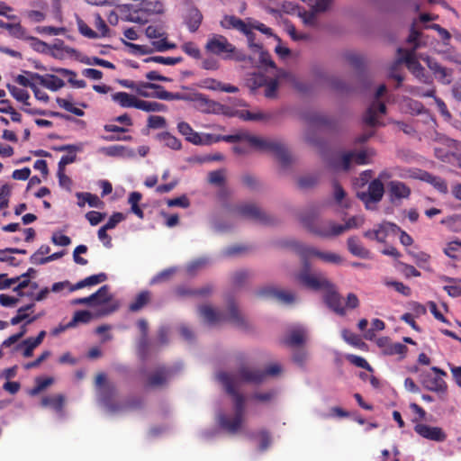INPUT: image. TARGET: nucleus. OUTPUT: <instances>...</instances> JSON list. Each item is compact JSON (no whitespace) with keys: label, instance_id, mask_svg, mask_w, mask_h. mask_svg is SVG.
I'll use <instances>...</instances> for the list:
<instances>
[{"label":"nucleus","instance_id":"22","mask_svg":"<svg viewBox=\"0 0 461 461\" xmlns=\"http://www.w3.org/2000/svg\"><path fill=\"white\" fill-rule=\"evenodd\" d=\"M415 432L420 437L436 442H443L447 434L439 427H433L424 423H417L414 426Z\"/></svg>","mask_w":461,"mask_h":461},{"label":"nucleus","instance_id":"25","mask_svg":"<svg viewBox=\"0 0 461 461\" xmlns=\"http://www.w3.org/2000/svg\"><path fill=\"white\" fill-rule=\"evenodd\" d=\"M307 336V328L301 324H295L287 332L286 343L290 346H300L305 342Z\"/></svg>","mask_w":461,"mask_h":461},{"label":"nucleus","instance_id":"4","mask_svg":"<svg viewBox=\"0 0 461 461\" xmlns=\"http://www.w3.org/2000/svg\"><path fill=\"white\" fill-rule=\"evenodd\" d=\"M221 140L227 142L245 141L256 150L272 153L285 166L291 162V155L285 144L277 138H265L251 134L248 131H240L235 134L223 136L211 134L210 144Z\"/></svg>","mask_w":461,"mask_h":461},{"label":"nucleus","instance_id":"45","mask_svg":"<svg viewBox=\"0 0 461 461\" xmlns=\"http://www.w3.org/2000/svg\"><path fill=\"white\" fill-rule=\"evenodd\" d=\"M405 91L410 93L412 95L419 97H431L435 99L436 96V88L434 86L424 89L420 86H406Z\"/></svg>","mask_w":461,"mask_h":461},{"label":"nucleus","instance_id":"50","mask_svg":"<svg viewBox=\"0 0 461 461\" xmlns=\"http://www.w3.org/2000/svg\"><path fill=\"white\" fill-rule=\"evenodd\" d=\"M238 116L244 121H265L271 118L270 114L262 112L254 113L249 111H240L238 113Z\"/></svg>","mask_w":461,"mask_h":461},{"label":"nucleus","instance_id":"61","mask_svg":"<svg viewBox=\"0 0 461 461\" xmlns=\"http://www.w3.org/2000/svg\"><path fill=\"white\" fill-rule=\"evenodd\" d=\"M78 31L82 35L89 39L98 38V33L93 31L83 20H77Z\"/></svg>","mask_w":461,"mask_h":461},{"label":"nucleus","instance_id":"1","mask_svg":"<svg viewBox=\"0 0 461 461\" xmlns=\"http://www.w3.org/2000/svg\"><path fill=\"white\" fill-rule=\"evenodd\" d=\"M221 24L223 28H234L245 33L249 40V48L253 51V57L250 59L267 68V73L259 72L252 75L249 82L253 89L264 87V95L267 98H275L277 96L278 86L282 80L295 84V77L285 70L277 69L270 55L265 52L259 44L253 41L254 34L242 20L235 16H225Z\"/></svg>","mask_w":461,"mask_h":461},{"label":"nucleus","instance_id":"62","mask_svg":"<svg viewBox=\"0 0 461 461\" xmlns=\"http://www.w3.org/2000/svg\"><path fill=\"white\" fill-rule=\"evenodd\" d=\"M332 4V0H310L309 5L314 13L326 11Z\"/></svg>","mask_w":461,"mask_h":461},{"label":"nucleus","instance_id":"39","mask_svg":"<svg viewBox=\"0 0 461 461\" xmlns=\"http://www.w3.org/2000/svg\"><path fill=\"white\" fill-rule=\"evenodd\" d=\"M157 139L166 147L178 150L182 148L180 140L172 135L171 133L165 131L157 135Z\"/></svg>","mask_w":461,"mask_h":461},{"label":"nucleus","instance_id":"55","mask_svg":"<svg viewBox=\"0 0 461 461\" xmlns=\"http://www.w3.org/2000/svg\"><path fill=\"white\" fill-rule=\"evenodd\" d=\"M155 87L154 83L141 81L136 93L142 97L154 98Z\"/></svg>","mask_w":461,"mask_h":461},{"label":"nucleus","instance_id":"36","mask_svg":"<svg viewBox=\"0 0 461 461\" xmlns=\"http://www.w3.org/2000/svg\"><path fill=\"white\" fill-rule=\"evenodd\" d=\"M107 279V276L104 273H99L96 275H93L86 277L83 280H80L77 284L73 285L71 290H79L85 287L94 286L98 284L104 282Z\"/></svg>","mask_w":461,"mask_h":461},{"label":"nucleus","instance_id":"57","mask_svg":"<svg viewBox=\"0 0 461 461\" xmlns=\"http://www.w3.org/2000/svg\"><path fill=\"white\" fill-rule=\"evenodd\" d=\"M212 288L211 285H207L204 287L198 290H188L185 287H178L176 289L177 294L181 296L188 295V294H197V295H207L212 292Z\"/></svg>","mask_w":461,"mask_h":461},{"label":"nucleus","instance_id":"49","mask_svg":"<svg viewBox=\"0 0 461 461\" xmlns=\"http://www.w3.org/2000/svg\"><path fill=\"white\" fill-rule=\"evenodd\" d=\"M38 346L33 342V340L31 338H27L26 339L23 340L21 343H19L15 348V351H22V354L24 357H30L33 354V350Z\"/></svg>","mask_w":461,"mask_h":461},{"label":"nucleus","instance_id":"20","mask_svg":"<svg viewBox=\"0 0 461 461\" xmlns=\"http://www.w3.org/2000/svg\"><path fill=\"white\" fill-rule=\"evenodd\" d=\"M178 131L185 140L194 145H210L211 134L199 133L193 130L189 123L181 122L177 124Z\"/></svg>","mask_w":461,"mask_h":461},{"label":"nucleus","instance_id":"52","mask_svg":"<svg viewBox=\"0 0 461 461\" xmlns=\"http://www.w3.org/2000/svg\"><path fill=\"white\" fill-rule=\"evenodd\" d=\"M39 318V315L31 317L29 313L23 312V310L18 309L16 315H14L10 323L12 325H17L21 323L22 321H25L24 324H31L33 321H35Z\"/></svg>","mask_w":461,"mask_h":461},{"label":"nucleus","instance_id":"38","mask_svg":"<svg viewBox=\"0 0 461 461\" xmlns=\"http://www.w3.org/2000/svg\"><path fill=\"white\" fill-rule=\"evenodd\" d=\"M202 19H203V15L198 9H196V8L189 9V11L186 14V17H185V21H186V24H187L190 32H194L199 28V26L202 23Z\"/></svg>","mask_w":461,"mask_h":461},{"label":"nucleus","instance_id":"37","mask_svg":"<svg viewBox=\"0 0 461 461\" xmlns=\"http://www.w3.org/2000/svg\"><path fill=\"white\" fill-rule=\"evenodd\" d=\"M407 347L400 342H388L384 345L383 352L388 356H398L401 359L403 358L407 353Z\"/></svg>","mask_w":461,"mask_h":461},{"label":"nucleus","instance_id":"2","mask_svg":"<svg viewBox=\"0 0 461 461\" xmlns=\"http://www.w3.org/2000/svg\"><path fill=\"white\" fill-rule=\"evenodd\" d=\"M217 378L226 391L221 405L215 410V420L222 430L237 434L245 427L246 397L240 392V384L229 372H220Z\"/></svg>","mask_w":461,"mask_h":461},{"label":"nucleus","instance_id":"26","mask_svg":"<svg viewBox=\"0 0 461 461\" xmlns=\"http://www.w3.org/2000/svg\"><path fill=\"white\" fill-rule=\"evenodd\" d=\"M99 152L113 158H133L135 157V151L123 145L102 147L99 149Z\"/></svg>","mask_w":461,"mask_h":461},{"label":"nucleus","instance_id":"3","mask_svg":"<svg viewBox=\"0 0 461 461\" xmlns=\"http://www.w3.org/2000/svg\"><path fill=\"white\" fill-rule=\"evenodd\" d=\"M291 247L302 260V268L296 274L295 278L301 285L312 290L318 291L321 287L330 285V281L323 275L312 272L309 262L311 258H317L323 263L336 266L344 262V258L339 253L321 250L317 247L305 243L293 241Z\"/></svg>","mask_w":461,"mask_h":461},{"label":"nucleus","instance_id":"64","mask_svg":"<svg viewBox=\"0 0 461 461\" xmlns=\"http://www.w3.org/2000/svg\"><path fill=\"white\" fill-rule=\"evenodd\" d=\"M183 51L194 59H200L201 51L198 47L193 42H185L182 45Z\"/></svg>","mask_w":461,"mask_h":461},{"label":"nucleus","instance_id":"5","mask_svg":"<svg viewBox=\"0 0 461 461\" xmlns=\"http://www.w3.org/2000/svg\"><path fill=\"white\" fill-rule=\"evenodd\" d=\"M97 401L104 410L111 415L135 410L141 406L140 398L133 397L127 402L118 401V392L114 384L108 382L104 374H99L95 379Z\"/></svg>","mask_w":461,"mask_h":461},{"label":"nucleus","instance_id":"7","mask_svg":"<svg viewBox=\"0 0 461 461\" xmlns=\"http://www.w3.org/2000/svg\"><path fill=\"white\" fill-rule=\"evenodd\" d=\"M200 317L210 326H216L224 321L241 327L245 324L244 319L234 302H229L226 313L210 304H203L198 309Z\"/></svg>","mask_w":461,"mask_h":461},{"label":"nucleus","instance_id":"60","mask_svg":"<svg viewBox=\"0 0 461 461\" xmlns=\"http://www.w3.org/2000/svg\"><path fill=\"white\" fill-rule=\"evenodd\" d=\"M148 127L150 129H164L167 127L166 119L158 115H150L148 118Z\"/></svg>","mask_w":461,"mask_h":461},{"label":"nucleus","instance_id":"14","mask_svg":"<svg viewBox=\"0 0 461 461\" xmlns=\"http://www.w3.org/2000/svg\"><path fill=\"white\" fill-rule=\"evenodd\" d=\"M305 225L310 232L322 239H330L341 234L340 224L332 221H306Z\"/></svg>","mask_w":461,"mask_h":461},{"label":"nucleus","instance_id":"46","mask_svg":"<svg viewBox=\"0 0 461 461\" xmlns=\"http://www.w3.org/2000/svg\"><path fill=\"white\" fill-rule=\"evenodd\" d=\"M6 87L14 99H16L18 102L23 103L25 106L30 105V103L28 102V99L30 98V94L28 93V91L23 88H19L11 84H8Z\"/></svg>","mask_w":461,"mask_h":461},{"label":"nucleus","instance_id":"23","mask_svg":"<svg viewBox=\"0 0 461 461\" xmlns=\"http://www.w3.org/2000/svg\"><path fill=\"white\" fill-rule=\"evenodd\" d=\"M320 290H324V301L326 304L333 310L336 313L343 315L345 309L343 302L339 294L334 290L333 285L330 282V285L321 287Z\"/></svg>","mask_w":461,"mask_h":461},{"label":"nucleus","instance_id":"11","mask_svg":"<svg viewBox=\"0 0 461 461\" xmlns=\"http://www.w3.org/2000/svg\"><path fill=\"white\" fill-rule=\"evenodd\" d=\"M204 48L207 52L223 59H243V56L237 53L235 46L221 34H210Z\"/></svg>","mask_w":461,"mask_h":461},{"label":"nucleus","instance_id":"16","mask_svg":"<svg viewBox=\"0 0 461 461\" xmlns=\"http://www.w3.org/2000/svg\"><path fill=\"white\" fill-rule=\"evenodd\" d=\"M384 194V184L380 180H372L369 183L366 192H358V198L365 203L368 210L375 209L376 203L380 202Z\"/></svg>","mask_w":461,"mask_h":461},{"label":"nucleus","instance_id":"34","mask_svg":"<svg viewBox=\"0 0 461 461\" xmlns=\"http://www.w3.org/2000/svg\"><path fill=\"white\" fill-rule=\"evenodd\" d=\"M262 296H271L277 298L285 303H292L295 301V296L289 291L276 290L274 288H265L259 292Z\"/></svg>","mask_w":461,"mask_h":461},{"label":"nucleus","instance_id":"35","mask_svg":"<svg viewBox=\"0 0 461 461\" xmlns=\"http://www.w3.org/2000/svg\"><path fill=\"white\" fill-rule=\"evenodd\" d=\"M77 197V205L79 207H84L86 203H87L90 207L93 208H103L104 202L99 199V197L91 193H81L78 192L76 194Z\"/></svg>","mask_w":461,"mask_h":461},{"label":"nucleus","instance_id":"6","mask_svg":"<svg viewBox=\"0 0 461 461\" xmlns=\"http://www.w3.org/2000/svg\"><path fill=\"white\" fill-rule=\"evenodd\" d=\"M118 14L125 22L146 23L149 17L162 14L164 5L161 0H143L136 4H124L117 6Z\"/></svg>","mask_w":461,"mask_h":461},{"label":"nucleus","instance_id":"56","mask_svg":"<svg viewBox=\"0 0 461 461\" xmlns=\"http://www.w3.org/2000/svg\"><path fill=\"white\" fill-rule=\"evenodd\" d=\"M146 62L153 61L156 63L167 65V66H174L182 61V58H173V57H162V56H155L145 59Z\"/></svg>","mask_w":461,"mask_h":461},{"label":"nucleus","instance_id":"32","mask_svg":"<svg viewBox=\"0 0 461 461\" xmlns=\"http://www.w3.org/2000/svg\"><path fill=\"white\" fill-rule=\"evenodd\" d=\"M348 249L352 255L356 257L366 259L371 258L370 251L366 249L355 237H350L348 239Z\"/></svg>","mask_w":461,"mask_h":461},{"label":"nucleus","instance_id":"51","mask_svg":"<svg viewBox=\"0 0 461 461\" xmlns=\"http://www.w3.org/2000/svg\"><path fill=\"white\" fill-rule=\"evenodd\" d=\"M93 314L88 311H77L74 313V316L68 326L75 328L78 323H88L92 320Z\"/></svg>","mask_w":461,"mask_h":461},{"label":"nucleus","instance_id":"9","mask_svg":"<svg viewBox=\"0 0 461 461\" xmlns=\"http://www.w3.org/2000/svg\"><path fill=\"white\" fill-rule=\"evenodd\" d=\"M281 371L282 367L278 363H272L264 370L249 365H241L236 373L230 374L233 379L240 384H257L264 382L267 376L277 375Z\"/></svg>","mask_w":461,"mask_h":461},{"label":"nucleus","instance_id":"24","mask_svg":"<svg viewBox=\"0 0 461 461\" xmlns=\"http://www.w3.org/2000/svg\"><path fill=\"white\" fill-rule=\"evenodd\" d=\"M404 50H406L402 48L398 49V58L390 64L387 70V77L391 79H394L397 82L395 88H399L404 79L401 73L402 64L404 63Z\"/></svg>","mask_w":461,"mask_h":461},{"label":"nucleus","instance_id":"43","mask_svg":"<svg viewBox=\"0 0 461 461\" xmlns=\"http://www.w3.org/2000/svg\"><path fill=\"white\" fill-rule=\"evenodd\" d=\"M443 251L447 257L459 260L461 258V240L456 239L447 242Z\"/></svg>","mask_w":461,"mask_h":461},{"label":"nucleus","instance_id":"21","mask_svg":"<svg viewBox=\"0 0 461 461\" xmlns=\"http://www.w3.org/2000/svg\"><path fill=\"white\" fill-rule=\"evenodd\" d=\"M397 231H400V228L396 224L385 221L377 228L366 231L364 236L378 242H384L389 234H396Z\"/></svg>","mask_w":461,"mask_h":461},{"label":"nucleus","instance_id":"63","mask_svg":"<svg viewBox=\"0 0 461 461\" xmlns=\"http://www.w3.org/2000/svg\"><path fill=\"white\" fill-rule=\"evenodd\" d=\"M149 293L143 292V293L140 294L137 296V298L135 299V301L130 305V309L132 312L139 311L147 303V302L149 301Z\"/></svg>","mask_w":461,"mask_h":461},{"label":"nucleus","instance_id":"27","mask_svg":"<svg viewBox=\"0 0 461 461\" xmlns=\"http://www.w3.org/2000/svg\"><path fill=\"white\" fill-rule=\"evenodd\" d=\"M172 376V370L169 367H158L152 372L147 379L149 386H161L165 384Z\"/></svg>","mask_w":461,"mask_h":461},{"label":"nucleus","instance_id":"18","mask_svg":"<svg viewBox=\"0 0 461 461\" xmlns=\"http://www.w3.org/2000/svg\"><path fill=\"white\" fill-rule=\"evenodd\" d=\"M146 36L152 40V45L157 51H166L176 48V44L167 41L166 32L162 27L149 25L146 28Z\"/></svg>","mask_w":461,"mask_h":461},{"label":"nucleus","instance_id":"10","mask_svg":"<svg viewBox=\"0 0 461 461\" xmlns=\"http://www.w3.org/2000/svg\"><path fill=\"white\" fill-rule=\"evenodd\" d=\"M375 153V150L370 148L339 152L333 157L330 164L336 170H348L352 164H368Z\"/></svg>","mask_w":461,"mask_h":461},{"label":"nucleus","instance_id":"13","mask_svg":"<svg viewBox=\"0 0 461 461\" xmlns=\"http://www.w3.org/2000/svg\"><path fill=\"white\" fill-rule=\"evenodd\" d=\"M386 93L385 85H381L375 91V100L372 104L368 107L367 111L364 115V122L370 125L375 126L380 125L379 115L385 113V104L380 102V98Z\"/></svg>","mask_w":461,"mask_h":461},{"label":"nucleus","instance_id":"53","mask_svg":"<svg viewBox=\"0 0 461 461\" xmlns=\"http://www.w3.org/2000/svg\"><path fill=\"white\" fill-rule=\"evenodd\" d=\"M57 72L62 74L63 76H69L68 82L77 88H84L86 86V83L83 79H77L76 73L72 70L67 69V68H59L56 69Z\"/></svg>","mask_w":461,"mask_h":461},{"label":"nucleus","instance_id":"19","mask_svg":"<svg viewBox=\"0 0 461 461\" xmlns=\"http://www.w3.org/2000/svg\"><path fill=\"white\" fill-rule=\"evenodd\" d=\"M237 212L241 216L262 223H270L271 219L266 212L251 203H243L237 207Z\"/></svg>","mask_w":461,"mask_h":461},{"label":"nucleus","instance_id":"30","mask_svg":"<svg viewBox=\"0 0 461 461\" xmlns=\"http://www.w3.org/2000/svg\"><path fill=\"white\" fill-rule=\"evenodd\" d=\"M412 176L431 184L438 191L442 194H447L448 191L446 181L439 176H433L428 172H420L418 175Z\"/></svg>","mask_w":461,"mask_h":461},{"label":"nucleus","instance_id":"48","mask_svg":"<svg viewBox=\"0 0 461 461\" xmlns=\"http://www.w3.org/2000/svg\"><path fill=\"white\" fill-rule=\"evenodd\" d=\"M53 383L54 379L52 377H37L35 379L36 385L30 390L29 393L32 396H35L50 386Z\"/></svg>","mask_w":461,"mask_h":461},{"label":"nucleus","instance_id":"54","mask_svg":"<svg viewBox=\"0 0 461 461\" xmlns=\"http://www.w3.org/2000/svg\"><path fill=\"white\" fill-rule=\"evenodd\" d=\"M276 396V391L268 390L266 392H257L251 395V400L259 402L262 403L270 402Z\"/></svg>","mask_w":461,"mask_h":461},{"label":"nucleus","instance_id":"29","mask_svg":"<svg viewBox=\"0 0 461 461\" xmlns=\"http://www.w3.org/2000/svg\"><path fill=\"white\" fill-rule=\"evenodd\" d=\"M38 79V84L48 88L50 91H58L65 85L64 81L55 75L47 74L35 76Z\"/></svg>","mask_w":461,"mask_h":461},{"label":"nucleus","instance_id":"28","mask_svg":"<svg viewBox=\"0 0 461 461\" xmlns=\"http://www.w3.org/2000/svg\"><path fill=\"white\" fill-rule=\"evenodd\" d=\"M388 192L392 202L406 199L411 194V189L400 181H391L388 185Z\"/></svg>","mask_w":461,"mask_h":461},{"label":"nucleus","instance_id":"58","mask_svg":"<svg viewBox=\"0 0 461 461\" xmlns=\"http://www.w3.org/2000/svg\"><path fill=\"white\" fill-rule=\"evenodd\" d=\"M208 264V259L205 258H199L191 261L186 266V272L189 275H194L197 271L203 268Z\"/></svg>","mask_w":461,"mask_h":461},{"label":"nucleus","instance_id":"42","mask_svg":"<svg viewBox=\"0 0 461 461\" xmlns=\"http://www.w3.org/2000/svg\"><path fill=\"white\" fill-rule=\"evenodd\" d=\"M35 76H39V74L25 71L24 74L18 75L15 77V82L23 87H30L32 90H33L38 84V79L34 77Z\"/></svg>","mask_w":461,"mask_h":461},{"label":"nucleus","instance_id":"41","mask_svg":"<svg viewBox=\"0 0 461 461\" xmlns=\"http://www.w3.org/2000/svg\"><path fill=\"white\" fill-rule=\"evenodd\" d=\"M64 401L65 399L61 394L46 396L42 398L41 405L44 407H50L57 412H61Z\"/></svg>","mask_w":461,"mask_h":461},{"label":"nucleus","instance_id":"33","mask_svg":"<svg viewBox=\"0 0 461 461\" xmlns=\"http://www.w3.org/2000/svg\"><path fill=\"white\" fill-rule=\"evenodd\" d=\"M422 383L426 389L436 392L438 393H445L447 386L446 382L439 376L430 377L429 375L422 380Z\"/></svg>","mask_w":461,"mask_h":461},{"label":"nucleus","instance_id":"31","mask_svg":"<svg viewBox=\"0 0 461 461\" xmlns=\"http://www.w3.org/2000/svg\"><path fill=\"white\" fill-rule=\"evenodd\" d=\"M113 101L124 108H138L140 99L126 92H117L112 95Z\"/></svg>","mask_w":461,"mask_h":461},{"label":"nucleus","instance_id":"12","mask_svg":"<svg viewBox=\"0 0 461 461\" xmlns=\"http://www.w3.org/2000/svg\"><path fill=\"white\" fill-rule=\"evenodd\" d=\"M330 118L323 113H315L310 119V124L303 133V140L310 146L320 148L322 144L317 128L329 125Z\"/></svg>","mask_w":461,"mask_h":461},{"label":"nucleus","instance_id":"44","mask_svg":"<svg viewBox=\"0 0 461 461\" xmlns=\"http://www.w3.org/2000/svg\"><path fill=\"white\" fill-rule=\"evenodd\" d=\"M137 325L139 327V329L141 331V337L138 342V349H139V353L141 357L144 356V353H145V350L146 348H148V345H149V342H148V337H147V333H148V323L146 321L144 320H140L138 322H137Z\"/></svg>","mask_w":461,"mask_h":461},{"label":"nucleus","instance_id":"8","mask_svg":"<svg viewBox=\"0 0 461 461\" xmlns=\"http://www.w3.org/2000/svg\"><path fill=\"white\" fill-rule=\"evenodd\" d=\"M420 32L415 31L413 28L411 29L410 35L407 39L409 44H411L413 47L411 50H404L403 60L406 65L408 70L411 74L420 83L426 85H433V79L429 76L428 72H426L425 68L420 63L419 59L416 55V50L420 46Z\"/></svg>","mask_w":461,"mask_h":461},{"label":"nucleus","instance_id":"40","mask_svg":"<svg viewBox=\"0 0 461 461\" xmlns=\"http://www.w3.org/2000/svg\"><path fill=\"white\" fill-rule=\"evenodd\" d=\"M137 109L147 113H162L167 111V106L164 104L156 101H145L140 99Z\"/></svg>","mask_w":461,"mask_h":461},{"label":"nucleus","instance_id":"59","mask_svg":"<svg viewBox=\"0 0 461 461\" xmlns=\"http://www.w3.org/2000/svg\"><path fill=\"white\" fill-rule=\"evenodd\" d=\"M364 222L362 216H353L349 218L344 224H340L341 233L350 229L360 227Z\"/></svg>","mask_w":461,"mask_h":461},{"label":"nucleus","instance_id":"15","mask_svg":"<svg viewBox=\"0 0 461 461\" xmlns=\"http://www.w3.org/2000/svg\"><path fill=\"white\" fill-rule=\"evenodd\" d=\"M92 306L100 307L97 315L104 316L113 312L117 309V304H112L113 296L109 292L108 285L101 286L95 293L92 294Z\"/></svg>","mask_w":461,"mask_h":461},{"label":"nucleus","instance_id":"47","mask_svg":"<svg viewBox=\"0 0 461 461\" xmlns=\"http://www.w3.org/2000/svg\"><path fill=\"white\" fill-rule=\"evenodd\" d=\"M332 196L335 203L342 208H348L349 206L348 201L346 199V192L338 184H333Z\"/></svg>","mask_w":461,"mask_h":461},{"label":"nucleus","instance_id":"17","mask_svg":"<svg viewBox=\"0 0 461 461\" xmlns=\"http://www.w3.org/2000/svg\"><path fill=\"white\" fill-rule=\"evenodd\" d=\"M419 59L426 63L439 83L442 85H449L452 82L453 70L451 68L443 67L436 59L428 55L420 54Z\"/></svg>","mask_w":461,"mask_h":461}]
</instances>
